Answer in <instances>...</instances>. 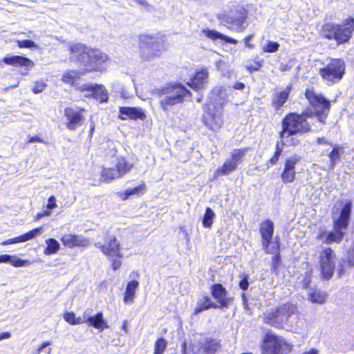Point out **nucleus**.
<instances>
[{
    "instance_id": "5fc2aeb1",
    "label": "nucleus",
    "mask_w": 354,
    "mask_h": 354,
    "mask_svg": "<svg viewBox=\"0 0 354 354\" xmlns=\"http://www.w3.org/2000/svg\"><path fill=\"white\" fill-rule=\"evenodd\" d=\"M286 140V142L288 145L296 146L298 145L300 142V140L297 137L290 136L288 138H283Z\"/></svg>"
},
{
    "instance_id": "c756f323",
    "label": "nucleus",
    "mask_w": 354,
    "mask_h": 354,
    "mask_svg": "<svg viewBox=\"0 0 354 354\" xmlns=\"http://www.w3.org/2000/svg\"><path fill=\"white\" fill-rule=\"evenodd\" d=\"M203 32L207 37L212 39L213 40H216L219 39L229 44H236L238 43V41L236 39L228 37L225 35H223L214 30H204Z\"/></svg>"
},
{
    "instance_id": "a19ab883",
    "label": "nucleus",
    "mask_w": 354,
    "mask_h": 354,
    "mask_svg": "<svg viewBox=\"0 0 354 354\" xmlns=\"http://www.w3.org/2000/svg\"><path fill=\"white\" fill-rule=\"evenodd\" d=\"M279 46L278 42L268 40L262 46V50L264 53H275L279 50Z\"/></svg>"
},
{
    "instance_id": "412c9836",
    "label": "nucleus",
    "mask_w": 354,
    "mask_h": 354,
    "mask_svg": "<svg viewBox=\"0 0 354 354\" xmlns=\"http://www.w3.org/2000/svg\"><path fill=\"white\" fill-rule=\"evenodd\" d=\"M292 86L288 85L285 89L276 92L272 97L271 105L274 111L278 113L281 107L287 102Z\"/></svg>"
},
{
    "instance_id": "a211bd4d",
    "label": "nucleus",
    "mask_w": 354,
    "mask_h": 354,
    "mask_svg": "<svg viewBox=\"0 0 354 354\" xmlns=\"http://www.w3.org/2000/svg\"><path fill=\"white\" fill-rule=\"evenodd\" d=\"M211 294L220 304L218 308H227L232 301V298L227 297V290L221 283L212 286Z\"/></svg>"
},
{
    "instance_id": "f8f14e48",
    "label": "nucleus",
    "mask_w": 354,
    "mask_h": 354,
    "mask_svg": "<svg viewBox=\"0 0 354 354\" xmlns=\"http://www.w3.org/2000/svg\"><path fill=\"white\" fill-rule=\"evenodd\" d=\"M344 69V62L342 59H332L325 67L319 69V74L323 79L334 82L342 79Z\"/></svg>"
},
{
    "instance_id": "864d4df0",
    "label": "nucleus",
    "mask_w": 354,
    "mask_h": 354,
    "mask_svg": "<svg viewBox=\"0 0 354 354\" xmlns=\"http://www.w3.org/2000/svg\"><path fill=\"white\" fill-rule=\"evenodd\" d=\"M57 200L55 196L52 195L50 196L48 199V203L46 205V207L50 210L57 207Z\"/></svg>"
},
{
    "instance_id": "338daca9",
    "label": "nucleus",
    "mask_w": 354,
    "mask_h": 354,
    "mask_svg": "<svg viewBox=\"0 0 354 354\" xmlns=\"http://www.w3.org/2000/svg\"><path fill=\"white\" fill-rule=\"evenodd\" d=\"M180 230L183 233V234L185 236V238L186 239L187 241H189V234H188L187 230L183 227H181L180 228Z\"/></svg>"
},
{
    "instance_id": "f257e3e1",
    "label": "nucleus",
    "mask_w": 354,
    "mask_h": 354,
    "mask_svg": "<svg viewBox=\"0 0 354 354\" xmlns=\"http://www.w3.org/2000/svg\"><path fill=\"white\" fill-rule=\"evenodd\" d=\"M71 59L77 63L82 73L102 71L108 56L97 49L90 48L82 44H73L68 48Z\"/></svg>"
},
{
    "instance_id": "37998d69",
    "label": "nucleus",
    "mask_w": 354,
    "mask_h": 354,
    "mask_svg": "<svg viewBox=\"0 0 354 354\" xmlns=\"http://www.w3.org/2000/svg\"><path fill=\"white\" fill-rule=\"evenodd\" d=\"M50 345V342H44L37 349L33 351L32 354H50L51 348L49 347Z\"/></svg>"
},
{
    "instance_id": "13d9d810",
    "label": "nucleus",
    "mask_w": 354,
    "mask_h": 354,
    "mask_svg": "<svg viewBox=\"0 0 354 354\" xmlns=\"http://www.w3.org/2000/svg\"><path fill=\"white\" fill-rule=\"evenodd\" d=\"M253 37H254L253 35H250L245 37L244 39V43L245 44V46L250 49H253L254 48V45L250 42V40L252 39Z\"/></svg>"
},
{
    "instance_id": "39448f33",
    "label": "nucleus",
    "mask_w": 354,
    "mask_h": 354,
    "mask_svg": "<svg viewBox=\"0 0 354 354\" xmlns=\"http://www.w3.org/2000/svg\"><path fill=\"white\" fill-rule=\"evenodd\" d=\"M307 111L301 114L291 113L288 114L282 120V130L279 133L281 138H288L297 134H304L311 131V127L307 121L310 118Z\"/></svg>"
},
{
    "instance_id": "0eeeda50",
    "label": "nucleus",
    "mask_w": 354,
    "mask_h": 354,
    "mask_svg": "<svg viewBox=\"0 0 354 354\" xmlns=\"http://www.w3.org/2000/svg\"><path fill=\"white\" fill-rule=\"evenodd\" d=\"M297 311L295 305L287 303L275 309H270L263 313V322L275 328H283L287 324L292 315Z\"/></svg>"
},
{
    "instance_id": "cd10ccee",
    "label": "nucleus",
    "mask_w": 354,
    "mask_h": 354,
    "mask_svg": "<svg viewBox=\"0 0 354 354\" xmlns=\"http://www.w3.org/2000/svg\"><path fill=\"white\" fill-rule=\"evenodd\" d=\"M218 308V306L213 302L210 297L208 296H205L198 300L197 306L194 309V314L198 315V313L209 308Z\"/></svg>"
},
{
    "instance_id": "6ab92c4d",
    "label": "nucleus",
    "mask_w": 354,
    "mask_h": 354,
    "mask_svg": "<svg viewBox=\"0 0 354 354\" xmlns=\"http://www.w3.org/2000/svg\"><path fill=\"white\" fill-rule=\"evenodd\" d=\"M120 118L122 120L127 118L144 120L146 118L145 111L139 107L122 106L120 107Z\"/></svg>"
},
{
    "instance_id": "b1692460",
    "label": "nucleus",
    "mask_w": 354,
    "mask_h": 354,
    "mask_svg": "<svg viewBox=\"0 0 354 354\" xmlns=\"http://www.w3.org/2000/svg\"><path fill=\"white\" fill-rule=\"evenodd\" d=\"M203 122L207 127L214 131L219 129L223 124V119L221 115L211 112H207L203 115Z\"/></svg>"
},
{
    "instance_id": "ddd939ff",
    "label": "nucleus",
    "mask_w": 354,
    "mask_h": 354,
    "mask_svg": "<svg viewBox=\"0 0 354 354\" xmlns=\"http://www.w3.org/2000/svg\"><path fill=\"white\" fill-rule=\"evenodd\" d=\"M335 253L330 248H324L319 254L321 272L325 279H330L335 268Z\"/></svg>"
},
{
    "instance_id": "9d476101",
    "label": "nucleus",
    "mask_w": 354,
    "mask_h": 354,
    "mask_svg": "<svg viewBox=\"0 0 354 354\" xmlns=\"http://www.w3.org/2000/svg\"><path fill=\"white\" fill-rule=\"evenodd\" d=\"M292 346L283 337L273 333H267L262 344L263 354H284L291 351Z\"/></svg>"
},
{
    "instance_id": "7c9ffc66",
    "label": "nucleus",
    "mask_w": 354,
    "mask_h": 354,
    "mask_svg": "<svg viewBox=\"0 0 354 354\" xmlns=\"http://www.w3.org/2000/svg\"><path fill=\"white\" fill-rule=\"evenodd\" d=\"M326 294L317 289H310L308 294V299L312 303L322 304L326 301Z\"/></svg>"
},
{
    "instance_id": "49530a36",
    "label": "nucleus",
    "mask_w": 354,
    "mask_h": 354,
    "mask_svg": "<svg viewBox=\"0 0 354 354\" xmlns=\"http://www.w3.org/2000/svg\"><path fill=\"white\" fill-rule=\"evenodd\" d=\"M8 263L14 267L19 268L26 266L28 264V261L10 255V260Z\"/></svg>"
},
{
    "instance_id": "dca6fc26",
    "label": "nucleus",
    "mask_w": 354,
    "mask_h": 354,
    "mask_svg": "<svg viewBox=\"0 0 354 354\" xmlns=\"http://www.w3.org/2000/svg\"><path fill=\"white\" fill-rule=\"evenodd\" d=\"M301 157L297 154L286 159L284 169L281 178L283 183H292L295 179V165L300 161Z\"/></svg>"
},
{
    "instance_id": "a18cd8bd",
    "label": "nucleus",
    "mask_w": 354,
    "mask_h": 354,
    "mask_svg": "<svg viewBox=\"0 0 354 354\" xmlns=\"http://www.w3.org/2000/svg\"><path fill=\"white\" fill-rule=\"evenodd\" d=\"M283 152V148L280 146L279 142H277L276 144V149L274 156L270 159L269 162L271 165H275L278 160L279 157L281 156Z\"/></svg>"
},
{
    "instance_id": "69168bd1",
    "label": "nucleus",
    "mask_w": 354,
    "mask_h": 354,
    "mask_svg": "<svg viewBox=\"0 0 354 354\" xmlns=\"http://www.w3.org/2000/svg\"><path fill=\"white\" fill-rule=\"evenodd\" d=\"M11 336L9 332H3L0 333V341L4 339H8Z\"/></svg>"
},
{
    "instance_id": "09e8293b",
    "label": "nucleus",
    "mask_w": 354,
    "mask_h": 354,
    "mask_svg": "<svg viewBox=\"0 0 354 354\" xmlns=\"http://www.w3.org/2000/svg\"><path fill=\"white\" fill-rule=\"evenodd\" d=\"M42 230L41 227H37L30 230L29 232L22 234L24 242L35 237Z\"/></svg>"
},
{
    "instance_id": "3c124183",
    "label": "nucleus",
    "mask_w": 354,
    "mask_h": 354,
    "mask_svg": "<svg viewBox=\"0 0 354 354\" xmlns=\"http://www.w3.org/2000/svg\"><path fill=\"white\" fill-rule=\"evenodd\" d=\"M281 257L279 253L275 254L274 256L272 258V271L277 274L278 272V268L280 263Z\"/></svg>"
},
{
    "instance_id": "680f3d73",
    "label": "nucleus",
    "mask_w": 354,
    "mask_h": 354,
    "mask_svg": "<svg viewBox=\"0 0 354 354\" xmlns=\"http://www.w3.org/2000/svg\"><path fill=\"white\" fill-rule=\"evenodd\" d=\"M10 260V255L0 254V263H8Z\"/></svg>"
},
{
    "instance_id": "ea45409f",
    "label": "nucleus",
    "mask_w": 354,
    "mask_h": 354,
    "mask_svg": "<svg viewBox=\"0 0 354 354\" xmlns=\"http://www.w3.org/2000/svg\"><path fill=\"white\" fill-rule=\"evenodd\" d=\"M64 318L66 322L71 325H77L84 323V319H82L81 317H76L75 313L73 312H66L64 314Z\"/></svg>"
},
{
    "instance_id": "72a5a7b5",
    "label": "nucleus",
    "mask_w": 354,
    "mask_h": 354,
    "mask_svg": "<svg viewBox=\"0 0 354 354\" xmlns=\"http://www.w3.org/2000/svg\"><path fill=\"white\" fill-rule=\"evenodd\" d=\"M237 165L230 159L227 160L223 166L216 170L218 175L226 176L236 169Z\"/></svg>"
},
{
    "instance_id": "4468645a",
    "label": "nucleus",
    "mask_w": 354,
    "mask_h": 354,
    "mask_svg": "<svg viewBox=\"0 0 354 354\" xmlns=\"http://www.w3.org/2000/svg\"><path fill=\"white\" fill-rule=\"evenodd\" d=\"M221 347V341L216 338L205 337L192 345L194 354H215Z\"/></svg>"
},
{
    "instance_id": "f03ea898",
    "label": "nucleus",
    "mask_w": 354,
    "mask_h": 354,
    "mask_svg": "<svg viewBox=\"0 0 354 354\" xmlns=\"http://www.w3.org/2000/svg\"><path fill=\"white\" fill-rule=\"evenodd\" d=\"M351 209V202L346 203L342 208L339 217L337 218H333V230L327 232L326 230L320 228L316 235V239L326 244L339 243L343 240L348 229Z\"/></svg>"
},
{
    "instance_id": "20e7f679",
    "label": "nucleus",
    "mask_w": 354,
    "mask_h": 354,
    "mask_svg": "<svg viewBox=\"0 0 354 354\" xmlns=\"http://www.w3.org/2000/svg\"><path fill=\"white\" fill-rule=\"evenodd\" d=\"M354 32V18L349 17L342 24L328 22L324 24L320 35L328 40H335L338 45L347 43Z\"/></svg>"
},
{
    "instance_id": "2f4dec72",
    "label": "nucleus",
    "mask_w": 354,
    "mask_h": 354,
    "mask_svg": "<svg viewBox=\"0 0 354 354\" xmlns=\"http://www.w3.org/2000/svg\"><path fill=\"white\" fill-rule=\"evenodd\" d=\"M84 323H87L89 326L97 329H103L105 326V322L101 313H98L94 316L88 317L86 320H84Z\"/></svg>"
},
{
    "instance_id": "de8ad7c7",
    "label": "nucleus",
    "mask_w": 354,
    "mask_h": 354,
    "mask_svg": "<svg viewBox=\"0 0 354 354\" xmlns=\"http://www.w3.org/2000/svg\"><path fill=\"white\" fill-rule=\"evenodd\" d=\"M46 84L43 80H37L35 82L32 88V91L35 94H38L41 93L46 88Z\"/></svg>"
},
{
    "instance_id": "c85d7f7f",
    "label": "nucleus",
    "mask_w": 354,
    "mask_h": 354,
    "mask_svg": "<svg viewBox=\"0 0 354 354\" xmlns=\"http://www.w3.org/2000/svg\"><path fill=\"white\" fill-rule=\"evenodd\" d=\"M139 286V282L136 280H133L127 283L123 301L127 304H131L133 302L136 290Z\"/></svg>"
},
{
    "instance_id": "1a4fd4ad",
    "label": "nucleus",
    "mask_w": 354,
    "mask_h": 354,
    "mask_svg": "<svg viewBox=\"0 0 354 354\" xmlns=\"http://www.w3.org/2000/svg\"><path fill=\"white\" fill-rule=\"evenodd\" d=\"M140 56L144 62L158 57L164 49L163 41L158 37L142 35L139 37Z\"/></svg>"
},
{
    "instance_id": "2eb2a0df",
    "label": "nucleus",
    "mask_w": 354,
    "mask_h": 354,
    "mask_svg": "<svg viewBox=\"0 0 354 354\" xmlns=\"http://www.w3.org/2000/svg\"><path fill=\"white\" fill-rule=\"evenodd\" d=\"M79 91L81 92H88V94L86 95L87 97L93 98L100 103L106 102L109 99L106 90L102 85L84 84L79 88Z\"/></svg>"
},
{
    "instance_id": "e2e57ef3",
    "label": "nucleus",
    "mask_w": 354,
    "mask_h": 354,
    "mask_svg": "<svg viewBox=\"0 0 354 354\" xmlns=\"http://www.w3.org/2000/svg\"><path fill=\"white\" fill-rule=\"evenodd\" d=\"M233 88L236 90H243L245 86L243 82H237L233 85Z\"/></svg>"
},
{
    "instance_id": "c9c22d12",
    "label": "nucleus",
    "mask_w": 354,
    "mask_h": 354,
    "mask_svg": "<svg viewBox=\"0 0 354 354\" xmlns=\"http://www.w3.org/2000/svg\"><path fill=\"white\" fill-rule=\"evenodd\" d=\"M342 148L337 145L333 147V150L329 153L330 165L329 169L332 170L335 168L337 165V160L340 158Z\"/></svg>"
},
{
    "instance_id": "7ed1b4c3",
    "label": "nucleus",
    "mask_w": 354,
    "mask_h": 354,
    "mask_svg": "<svg viewBox=\"0 0 354 354\" xmlns=\"http://www.w3.org/2000/svg\"><path fill=\"white\" fill-rule=\"evenodd\" d=\"M159 104L164 112H168L171 108L183 102L185 98L191 96L190 91L180 83H171L157 89Z\"/></svg>"
},
{
    "instance_id": "603ef678",
    "label": "nucleus",
    "mask_w": 354,
    "mask_h": 354,
    "mask_svg": "<svg viewBox=\"0 0 354 354\" xmlns=\"http://www.w3.org/2000/svg\"><path fill=\"white\" fill-rule=\"evenodd\" d=\"M241 277V280L239 281V287L243 290H246L249 287L248 275L246 274H242Z\"/></svg>"
},
{
    "instance_id": "6e6d98bb",
    "label": "nucleus",
    "mask_w": 354,
    "mask_h": 354,
    "mask_svg": "<svg viewBox=\"0 0 354 354\" xmlns=\"http://www.w3.org/2000/svg\"><path fill=\"white\" fill-rule=\"evenodd\" d=\"M310 277H311V273L309 272H306V274H305V277H304V279L302 281V286L304 288H308L309 284H310V283L311 281Z\"/></svg>"
},
{
    "instance_id": "f3484780",
    "label": "nucleus",
    "mask_w": 354,
    "mask_h": 354,
    "mask_svg": "<svg viewBox=\"0 0 354 354\" xmlns=\"http://www.w3.org/2000/svg\"><path fill=\"white\" fill-rule=\"evenodd\" d=\"M3 64L15 67H25L30 69L34 67V62L29 58L22 55H10L4 57L0 59V67L3 66Z\"/></svg>"
},
{
    "instance_id": "9b49d317",
    "label": "nucleus",
    "mask_w": 354,
    "mask_h": 354,
    "mask_svg": "<svg viewBox=\"0 0 354 354\" xmlns=\"http://www.w3.org/2000/svg\"><path fill=\"white\" fill-rule=\"evenodd\" d=\"M86 113V109L79 106L66 107L64 110L66 127L70 131L77 129L84 123Z\"/></svg>"
},
{
    "instance_id": "393cba45",
    "label": "nucleus",
    "mask_w": 354,
    "mask_h": 354,
    "mask_svg": "<svg viewBox=\"0 0 354 354\" xmlns=\"http://www.w3.org/2000/svg\"><path fill=\"white\" fill-rule=\"evenodd\" d=\"M259 232L262 239L261 242L267 243L268 241L272 239L274 234V223L270 219L265 220L260 225Z\"/></svg>"
},
{
    "instance_id": "8fccbe9b",
    "label": "nucleus",
    "mask_w": 354,
    "mask_h": 354,
    "mask_svg": "<svg viewBox=\"0 0 354 354\" xmlns=\"http://www.w3.org/2000/svg\"><path fill=\"white\" fill-rule=\"evenodd\" d=\"M253 62L254 64L246 66L247 69L250 72L259 71L263 64V59L259 58H255Z\"/></svg>"
},
{
    "instance_id": "f704fd0d",
    "label": "nucleus",
    "mask_w": 354,
    "mask_h": 354,
    "mask_svg": "<svg viewBox=\"0 0 354 354\" xmlns=\"http://www.w3.org/2000/svg\"><path fill=\"white\" fill-rule=\"evenodd\" d=\"M46 247L45 248L44 252L46 255H50L55 254L59 250V244L53 238H49L46 241Z\"/></svg>"
},
{
    "instance_id": "423d86ee",
    "label": "nucleus",
    "mask_w": 354,
    "mask_h": 354,
    "mask_svg": "<svg viewBox=\"0 0 354 354\" xmlns=\"http://www.w3.org/2000/svg\"><path fill=\"white\" fill-rule=\"evenodd\" d=\"M217 18L222 25L237 32H243L248 25V11L241 6L223 11L217 15Z\"/></svg>"
},
{
    "instance_id": "473e14b6",
    "label": "nucleus",
    "mask_w": 354,
    "mask_h": 354,
    "mask_svg": "<svg viewBox=\"0 0 354 354\" xmlns=\"http://www.w3.org/2000/svg\"><path fill=\"white\" fill-rule=\"evenodd\" d=\"M251 150L250 147H244L241 149H235L231 152V158L230 160L235 162V164L238 166L239 164L241 163L242 158L245 156V154Z\"/></svg>"
},
{
    "instance_id": "774afa93",
    "label": "nucleus",
    "mask_w": 354,
    "mask_h": 354,
    "mask_svg": "<svg viewBox=\"0 0 354 354\" xmlns=\"http://www.w3.org/2000/svg\"><path fill=\"white\" fill-rule=\"evenodd\" d=\"M317 143L319 145L328 144V141L324 138H318Z\"/></svg>"
},
{
    "instance_id": "79ce46f5",
    "label": "nucleus",
    "mask_w": 354,
    "mask_h": 354,
    "mask_svg": "<svg viewBox=\"0 0 354 354\" xmlns=\"http://www.w3.org/2000/svg\"><path fill=\"white\" fill-rule=\"evenodd\" d=\"M167 345V341L163 337L158 338L155 342L153 354H163Z\"/></svg>"
},
{
    "instance_id": "bf43d9fd",
    "label": "nucleus",
    "mask_w": 354,
    "mask_h": 354,
    "mask_svg": "<svg viewBox=\"0 0 354 354\" xmlns=\"http://www.w3.org/2000/svg\"><path fill=\"white\" fill-rule=\"evenodd\" d=\"M241 297H242V302H243V308L245 310H247V311L250 310L249 304H248V298L246 297L245 293H242Z\"/></svg>"
},
{
    "instance_id": "c03bdc74",
    "label": "nucleus",
    "mask_w": 354,
    "mask_h": 354,
    "mask_svg": "<svg viewBox=\"0 0 354 354\" xmlns=\"http://www.w3.org/2000/svg\"><path fill=\"white\" fill-rule=\"evenodd\" d=\"M17 46L19 48H37L38 46L35 41L30 39L18 40L17 41Z\"/></svg>"
},
{
    "instance_id": "aec40b11",
    "label": "nucleus",
    "mask_w": 354,
    "mask_h": 354,
    "mask_svg": "<svg viewBox=\"0 0 354 354\" xmlns=\"http://www.w3.org/2000/svg\"><path fill=\"white\" fill-rule=\"evenodd\" d=\"M62 244L68 248L75 247H86L88 245L87 239L73 234H67L60 239Z\"/></svg>"
},
{
    "instance_id": "4be33fe9",
    "label": "nucleus",
    "mask_w": 354,
    "mask_h": 354,
    "mask_svg": "<svg viewBox=\"0 0 354 354\" xmlns=\"http://www.w3.org/2000/svg\"><path fill=\"white\" fill-rule=\"evenodd\" d=\"M208 71L207 68H201L197 71L194 76L190 80L187 84L194 90H199L203 88L207 82Z\"/></svg>"
},
{
    "instance_id": "58836bf2",
    "label": "nucleus",
    "mask_w": 354,
    "mask_h": 354,
    "mask_svg": "<svg viewBox=\"0 0 354 354\" xmlns=\"http://www.w3.org/2000/svg\"><path fill=\"white\" fill-rule=\"evenodd\" d=\"M262 247L266 253L277 254L278 253L277 252L279 250V245L277 241H272V240H269L267 243L263 242Z\"/></svg>"
},
{
    "instance_id": "052dcab7",
    "label": "nucleus",
    "mask_w": 354,
    "mask_h": 354,
    "mask_svg": "<svg viewBox=\"0 0 354 354\" xmlns=\"http://www.w3.org/2000/svg\"><path fill=\"white\" fill-rule=\"evenodd\" d=\"M28 142H39V143H44V141L43 139H41L40 137H39L38 136H32V137H30L28 140Z\"/></svg>"
},
{
    "instance_id": "4c0bfd02",
    "label": "nucleus",
    "mask_w": 354,
    "mask_h": 354,
    "mask_svg": "<svg viewBox=\"0 0 354 354\" xmlns=\"http://www.w3.org/2000/svg\"><path fill=\"white\" fill-rule=\"evenodd\" d=\"M145 184H142L136 187L127 189L124 192H118L117 194L122 200L127 199L131 195L138 194L140 192L145 189Z\"/></svg>"
},
{
    "instance_id": "5701e85b",
    "label": "nucleus",
    "mask_w": 354,
    "mask_h": 354,
    "mask_svg": "<svg viewBox=\"0 0 354 354\" xmlns=\"http://www.w3.org/2000/svg\"><path fill=\"white\" fill-rule=\"evenodd\" d=\"M132 167L133 164L127 162L124 157L118 158L115 163V169L112 168V180L122 177L128 173Z\"/></svg>"
},
{
    "instance_id": "a878e982",
    "label": "nucleus",
    "mask_w": 354,
    "mask_h": 354,
    "mask_svg": "<svg viewBox=\"0 0 354 354\" xmlns=\"http://www.w3.org/2000/svg\"><path fill=\"white\" fill-rule=\"evenodd\" d=\"M120 243L115 238H112V269L118 270L122 264L123 254L120 252Z\"/></svg>"
},
{
    "instance_id": "e433bc0d",
    "label": "nucleus",
    "mask_w": 354,
    "mask_h": 354,
    "mask_svg": "<svg viewBox=\"0 0 354 354\" xmlns=\"http://www.w3.org/2000/svg\"><path fill=\"white\" fill-rule=\"evenodd\" d=\"M215 216L214 212L210 207H207L202 221L203 227H211Z\"/></svg>"
},
{
    "instance_id": "6e6552de",
    "label": "nucleus",
    "mask_w": 354,
    "mask_h": 354,
    "mask_svg": "<svg viewBox=\"0 0 354 354\" xmlns=\"http://www.w3.org/2000/svg\"><path fill=\"white\" fill-rule=\"evenodd\" d=\"M305 96L313 109V111H306L311 115L310 118L315 115L320 123L325 124L330 109V101L322 95L317 94L310 89H306Z\"/></svg>"
},
{
    "instance_id": "0e129e2a",
    "label": "nucleus",
    "mask_w": 354,
    "mask_h": 354,
    "mask_svg": "<svg viewBox=\"0 0 354 354\" xmlns=\"http://www.w3.org/2000/svg\"><path fill=\"white\" fill-rule=\"evenodd\" d=\"M12 243L24 242V239L22 237V234L19 236H16L15 238H12Z\"/></svg>"
},
{
    "instance_id": "4d7b16f0",
    "label": "nucleus",
    "mask_w": 354,
    "mask_h": 354,
    "mask_svg": "<svg viewBox=\"0 0 354 354\" xmlns=\"http://www.w3.org/2000/svg\"><path fill=\"white\" fill-rule=\"evenodd\" d=\"M50 214H51V211L49 209H46L42 212H38L35 216V221H38V220L41 219V218H43L44 216H50Z\"/></svg>"
},
{
    "instance_id": "bb28decb",
    "label": "nucleus",
    "mask_w": 354,
    "mask_h": 354,
    "mask_svg": "<svg viewBox=\"0 0 354 354\" xmlns=\"http://www.w3.org/2000/svg\"><path fill=\"white\" fill-rule=\"evenodd\" d=\"M82 71H78L76 70H68L65 71L62 77V81L67 85L71 86H75L76 82L80 79Z\"/></svg>"
}]
</instances>
